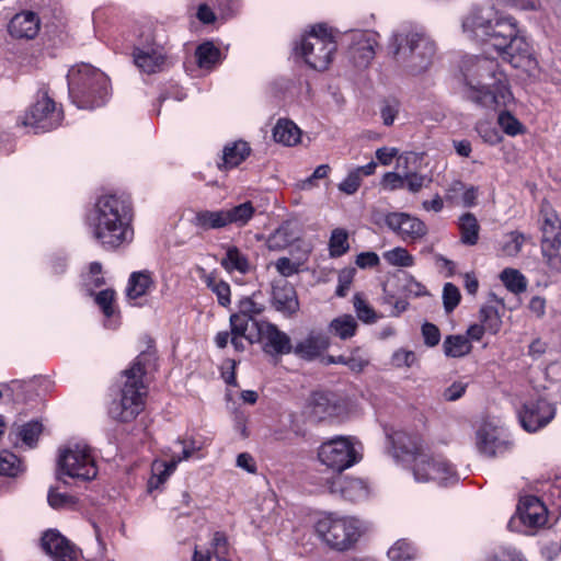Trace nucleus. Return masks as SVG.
I'll return each mask as SVG.
<instances>
[{"instance_id":"nucleus-23","label":"nucleus","mask_w":561,"mask_h":561,"mask_svg":"<svg viewBox=\"0 0 561 561\" xmlns=\"http://www.w3.org/2000/svg\"><path fill=\"white\" fill-rule=\"evenodd\" d=\"M331 491L339 492L343 499L350 502H358L368 496V486L362 479L339 477L332 484Z\"/></svg>"},{"instance_id":"nucleus-38","label":"nucleus","mask_w":561,"mask_h":561,"mask_svg":"<svg viewBox=\"0 0 561 561\" xmlns=\"http://www.w3.org/2000/svg\"><path fill=\"white\" fill-rule=\"evenodd\" d=\"M221 265L228 272L238 271L242 274H245L250 268L247 256L237 247L228 248L225 257L221 260Z\"/></svg>"},{"instance_id":"nucleus-46","label":"nucleus","mask_w":561,"mask_h":561,"mask_svg":"<svg viewBox=\"0 0 561 561\" xmlns=\"http://www.w3.org/2000/svg\"><path fill=\"white\" fill-rule=\"evenodd\" d=\"M369 365V356L362 347H354L351 350L348 356H346L345 366L351 371L359 374Z\"/></svg>"},{"instance_id":"nucleus-48","label":"nucleus","mask_w":561,"mask_h":561,"mask_svg":"<svg viewBox=\"0 0 561 561\" xmlns=\"http://www.w3.org/2000/svg\"><path fill=\"white\" fill-rule=\"evenodd\" d=\"M21 471V461L12 453L3 450L0 453V474L15 477Z\"/></svg>"},{"instance_id":"nucleus-60","label":"nucleus","mask_w":561,"mask_h":561,"mask_svg":"<svg viewBox=\"0 0 561 561\" xmlns=\"http://www.w3.org/2000/svg\"><path fill=\"white\" fill-rule=\"evenodd\" d=\"M488 561H523L522 554L512 547H501Z\"/></svg>"},{"instance_id":"nucleus-11","label":"nucleus","mask_w":561,"mask_h":561,"mask_svg":"<svg viewBox=\"0 0 561 561\" xmlns=\"http://www.w3.org/2000/svg\"><path fill=\"white\" fill-rule=\"evenodd\" d=\"M61 121V110L56 107L53 99L43 93L20 118L19 123L30 128V131L38 134L56 128L60 125Z\"/></svg>"},{"instance_id":"nucleus-3","label":"nucleus","mask_w":561,"mask_h":561,"mask_svg":"<svg viewBox=\"0 0 561 561\" xmlns=\"http://www.w3.org/2000/svg\"><path fill=\"white\" fill-rule=\"evenodd\" d=\"M466 98L489 108L507 106L513 95L506 76L500 70L496 60L488 57H469L462 62Z\"/></svg>"},{"instance_id":"nucleus-15","label":"nucleus","mask_w":561,"mask_h":561,"mask_svg":"<svg viewBox=\"0 0 561 561\" xmlns=\"http://www.w3.org/2000/svg\"><path fill=\"white\" fill-rule=\"evenodd\" d=\"M254 327L257 331L256 340L263 342V348L266 353L283 355L293 352L290 337L275 324L262 321L254 322Z\"/></svg>"},{"instance_id":"nucleus-5","label":"nucleus","mask_w":561,"mask_h":561,"mask_svg":"<svg viewBox=\"0 0 561 561\" xmlns=\"http://www.w3.org/2000/svg\"><path fill=\"white\" fill-rule=\"evenodd\" d=\"M390 46L398 64L412 76L427 71L437 51L435 41L417 26L402 28L393 34Z\"/></svg>"},{"instance_id":"nucleus-7","label":"nucleus","mask_w":561,"mask_h":561,"mask_svg":"<svg viewBox=\"0 0 561 561\" xmlns=\"http://www.w3.org/2000/svg\"><path fill=\"white\" fill-rule=\"evenodd\" d=\"M69 95L79 108L92 110L110 98V80L101 70L82 64L68 73Z\"/></svg>"},{"instance_id":"nucleus-30","label":"nucleus","mask_w":561,"mask_h":561,"mask_svg":"<svg viewBox=\"0 0 561 561\" xmlns=\"http://www.w3.org/2000/svg\"><path fill=\"white\" fill-rule=\"evenodd\" d=\"M198 450V447L193 446H183L182 456L173 457L169 462H154L152 466L153 478L157 477V483H163L167 478L175 470L176 465L186 460L193 456V454Z\"/></svg>"},{"instance_id":"nucleus-31","label":"nucleus","mask_w":561,"mask_h":561,"mask_svg":"<svg viewBox=\"0 0 561 561\" xmlns=\"http://www.w3.org/2000/svg\"><path fill=\"white\" fill-rule=\"evenodd\" d=\"M273 138L285 146H294L300 140V129L291 121L279 119L273 128Z\"/></svg>"},{"instance_id":"nucleus-6","label":"nucleus","mask_w":561,"mask_h":561,"mask_svg":"<svg viewBox=\"0 0 561 561\" xmlns=\"http://www.w3.org/2000/svg\"><path fill=\"white\" fill-rule=\"evenodd\" d=\"M149 356V353H141L134 359L130 367L122 373L123 382L119 397L112 401L108 409V414L113 420L122 423L131 422L145 409L148 389L144 382V376Z\"/></svg>"},{"instance_id":"nucleus-13","label":"nucleus","mask_w":561,"mask_h":561,"mask_svg":"<svg viewBox=\"0 0 561 561\" xmlns=\"http://www.w3.org/2000/svg\"><path fill=\"white\" fill-rule=\"evenodd\" d=\"M554 415L556 408L543 398L525 402L518 413L520 424L527 432L545 427Z\"/></svg>"},{"instance_id":"nucleus-59","label":"nucleus","mask_w":561,"mask_h":561,"mask_svg":"<svg viewBox=\"0 0 561 561\" xmlns=\"http://www.w3.org/2000/svg\"><path fill=\"white\" fill-rule=\"evenodd\" d=\"M422 335H423L425 345H427L428 347L436 346L440 341L439 329L435 324L430 323V322H425L422 325Z\"/></svg>"},{"instance_id":"nucleus-37","label":"nucleus","mask_w":561,"mask_h":561,"mask_svg":"<svg viewBox=\"0 0 561 561\" xmlns=\"http://www.w3.org/2000/svg\"><path fill=\"white\" fill-rule=\"evenodd\" d=\"M527 237L519 231L506 233L500 242V253L503 256L514 257L522 251Z\"/></svg>"},{"instance_id":"nucleus-45","label":"nucleus","mask_w":561,"mask_h":561,"mask_svg":"<svg viewBox=\"0 0 561 561\" xmlns=\"http://www.w3.org/2000/svg\"><path fill=\"white\" fill-rule=\"evenodd\" d=\"M383 259L387 263L393 266L410 267L414 264L413 256L407 249L397 247L383 253Z\"/></svg>"},{"instance_id":"nucleus-4","label":"nucleus","mask_w":561,"mask_h":561,"mask_svg":"<svg viewBox=\"0 0 561 561\" xmlns=\"http://www.w3.org/2000/svg\"><path fill=\"white\" fill-rule=\"evenodd\" d=\"M393 446L402 455L412 458V472L416 482L434 481L446 484L458 480L454 466L444 456L427 450L420 437L397 433L393 436Z\"/></svg>"},{"instance_id":"nucleus-61","label":"nucleus","mask_w":561,"mask_h":561,"mask_svg":"<svg viewBox=\"0 0 561 561\" xmlns=\"http://www.w3.org/2000/svg\"><path fill=\"white\" fill-rule=\"evenodd\" d=\"M466 187L467 186L461 181L454 180L446 188L445 199L451 204L459 205Z\"/></svg>"},{"instance_id":"nucleus-54","label":"nucleus","mask_w":561,"mask_h":561,"mask_svg":"<svg viewBox=\"0 0 561 561\" xmlns=\"http://www.w3.org/2000/svg\"><path fill=\"white\" fill-rule=\"evenodd\" d=\"M417 358L414 352L400 348L392 354L391 363L397 368H410L416 363Z\"/></svg>"},{"instance_id":"nucleus-2","label":"nucleus","mask_w":561,"mask_h":561,"mask_svg":"<svg viewBox=\"0 0 561 561\" xmlns=\"http://www.w3.org/2000/svg\"><path fill=\"white\" fill-rule=\"evenodd\" d=\"M133 207L128 197L117 194L98 198L89 217V228L101 248L114 251L134 239Z\"/></svg>"},{"instance_id":"nucleus-24","label":"nucleus","mask_w":561,"mask_h":561,"mask_svg":"<svg viewBox=\"0 0 561 561\" xmlns=\"http://www.w3.org/2000/svg\"><path fill=\"white\" fill-rule=\"evenodd\" d=\"M332 396L323 391H314L308 399L307 413L310 417L321 421L335 413Z\"/></svg>"},{"instance_id":"nucleus-34","label":"nucleus","mask_w":561,"mask_h":561,"mask_svg":"<svg viewBox=\"0 0 561 561\" xmlns=\"http://www.w3.org/2000/svg\"><path fill=\"white\" fill-rule=\"evenodd\" d=\"M479 321L486 330V333L496 334L502 328V316L496 306L488 302L479 310Z\"/></svg>"},{"instance_id":"nucleus-57","label":"nucleus","mask_w":561,"mask_h":561,"mask_svg":"<svg viewBox=\"0 0 561 561\" xmlns=\"http://www.w3.org/2000/svg\"><path fill=\"white\" fill-rule=\"evenodd\" d=\"M362 184L360 178L357 175V172L352 170L347 176L337 185L340 192L346 195L355 194Z\"/></svg>"},{"instance_id":"nucleus-42","label":"nucleus","mask_w":561,"mask_h":561,"mask_svg":"<svg viewBox=\"0 0 561 561\" xmlns=\"http://www.w3.org/2000/svg\"><path fill=\"white\" fill-rule=\"evenodd\" d=\"M500 279L511 293L516 295L527 289V279L518 270L504 268L500 274Z\"/></svg>"},{"instance_id":"nucleus-10","label":"nucleus","mask_w":561,"mask_h":561,"mask_svg":"<svg viewBox=\"0 0 561 561\" xmlns=\"http://www.w3.org/2000/svg\"><path fill=\"white\" fill-rule=\"evenodd\" d=\"M59 479L62 476L80 481H91L98 474V467L91 449L85 444H73L65 448L58 459Z\"/></svg>"},{"instance_id":"nucleus-33","label":"nucleus","mask_w":561,"mask_h":561,"mask_svg":"<svg viewBox=\"0 0 561 561\" xmlns=\"http://www.w3.org/2000/svg\"><path fill=\"white\" fill-rule=\"evenodd\" d=\"M471 344L463 335H448L443 342V351L447 357H463L471 352Z\"/></svg>"},{"instance_id":"nucleus-29","label":"nucleus","mask_w":561,"mask_h":561,"mask_svg":"<svg viewBox=\"0 0 561 561\" xmlns=\"http://www.w3.org/2000/svg\"><path fill=\"white\" fill-rule=\"evenodd\" d=\"M328 329L332 335L345 341L356 334L358 323L356 318L352 314L345 313L331 320Z\"/></svg>"},{"instance_id":"nucleus-21","label":"nucleus","mask_w":561,"mask_h":561,"mask_svg":"<svg viewBox=\"0 0 561 561\" xmlns=\"http://www.w3.org/2000/svg\"><path fill=\"white\" fill-rule=\"evenodd\" d=\"M39 19L32 11L15 14L9 24V33L15 38H34L39 31Z\"/></svg>"},{"instance_id":"nucleus-52","label":"nucleus","mask_w":561,"mask_h":561,"mask_svg":"<svg viewBox=\"0 0 561 561\" xmlns=\"http://www.w3.org/2000/svg\"><path fill=\"white\" fill-rule=\"evenodd\" d=\"M460 301V291L451 283H446L443 288V302L444 309L447 313L454 311V309L459 305Z\"/></svg>"},{"instance_id":"nucleus-39","label":"nucleus","mask_w":561,"mask_h":561,"mask_svg":"<svg viewBox=\"0 0 561 561\" xmlns=\"http://www.w3.org/2000/svg\"><path fill=\"white\" fill-rule=\"evenodd\" d=\"M390 561H413L417 557L416 547L407 539L397 540L387 552Z\"/></svg>"},{"instance_id":"nucleus-27","label":"nucleus","mask_w":561,"mask_h":561,"mask_svg":"<svg viewBox=\"0 0 561 561\" xmlns=\"http://www.w3.org/2000/svg\"><path fill=\"white\" fill-rule=\"evenodd\" d=\"M154 288L152 274L149 271H139L130 274L126 295L129 299H137L149 294Z\"/></svg>"},{"instance_id":"nucleus-22","label":"nucleus","mask_w":561,"mask_h":561,"mask_svg":"<svg viewBox=\"0 0 561 561\" xmlns=\"http://www.w3.org/2000/svg\"><path fill=\"white\" fill-rule=\"evenodd\" d=\"M133 57L135 65L146 73L159 71L164 62V54L160 47H135Z\"/></svg>"},{"instance_id":"nucleus-32","label":"nucleus","mask_w":561,"mask_h":561,"mask_svg":"<svg viewBox=\"0 0 561 561\" xmlns=\"http://www.w3.org/2000/svg\"><path fill=\"white\" fill-rule=\"evenodd\" d=\"M460 240L463 244L474 245L479 240L480 226L471 213L463 214L459 219Z\"/></svg>"},{"instance_id":"nucleus-49","label":"nucleus","mask_w":561,"mask_h":561,"mask_svg":"<svg viewBox=\"0 0 561 561\" xmlns=\"http://www.w3.org/2000/svg\"><path fill=\"white\" fill-rule=\"evenodd\" d=\"M431 183L432 178L426 174L409 172L404 175V187L413 194L420 192L423 187H427Z\"/></svg>"},{"instance_id":"nucleus-14","label":"nucleus","mask_w":561,"mask_h":561,"mask_svg":"<svg viewBox=\"0 0 561 561\" xmlns=\"http://www.w3.org/2000/svg\"><path fill=\"white\" fill-rule=\"evenodd\" d=\"M385 224L405 242L419 240L427 233L426 225L408 213H388L385 216Z\"/></svg>"},{"instance_id":"nucleus-62","label":"nucleus","mask_w":561,"mask_h":561,"mask_svg":"<svg viewBox=\"0 0 561 561\" xmlns=\"http://www.w3.org/2000/svg\"><path fill=\"white\" fill-rule=\"evenodd\" d=\"M477 131L482 137V139L490 145H496L501 141V135L499 131L488 124H478Z\"/></svg>"},{"instance_id":"nucleus-50","label":"nucleus","mask_w":561,"mask_h":561,"mask_svg":"<svg viewBox=\"0 0 561 561\" xmlns=\"http://www.w3.org/2000/svg\"><path fill=\"white\" fill-rule=\"evenodd\" d=\"M542 239L561 240V221L554 214H546L542 224Z\"/></svg>"},{"instance_id":"nucleus-26","label":"nucleus","mask_w":561,"mask_h":561,"mask_svg":"<svg viewBox=\"0 0 561 561\" xmlns=\"http://www.w3.org/2000/svg\"><path fill=\"white\" fill-rule=\"evenodd\" d=\"M191 225L198 230H220L227 228L222 209H199L194 213Z\"/></svg>"},{"instance_id":"nucleus-19","label":"nucleus","mask_w":561,"mask_h":561,"mask_svg":"<svg viewBox=\"0 0 561 561\" xmlns=\"http://www.w3.org/2000/svg\"><path fill=\"white\" fill-rule=\"evenodd\" d=\"M272 305L284 316H291L299 309L296 289L287 282L275 284L272 290Z\"/></svg>"},{"instance_id":"nucleus-44","label":"nucleus","mask_w":561,"mask_h":561,"mask_svg":"<svg viewBox=\"0 0 561 561\" xmlns=\"http://www.w3.org/2000/svg\"><path fill=\"white\" fill-rule=\"evenodd\" d=\"M329 248L331 256H341L347 252L350 245L346 230L342 228L334 229L330 237Z\"/></svg>"},{"instance_id":"nucleus-63","label":"nucleus","mask_w":561,"mask_h":561,"mask_svg":"<svg viewBox=\"0 0 561 561\" xmlns=\"http://www.w3.org/2000/svg\"><path fill=\"white\" fill-rule=\"evenodd\" d=\"M381 184L389 191L404 188V176L396 172H387L382 176Z\"/></svg>"},{"instance_id":"nucleus-12","label":"nucleus","mask_w":561,"mask_h":561,"mask_svg":"<svg viewBox=\"0 0 561 561\" xmlns=\"http://www.w3.org/2000/svg\"><path fill=\"white\" fill-rule=\"evenodd\" d=\"M321 463L341 473L345 469L355 465L359 459V451L350 438L335 437L323 443L318 451Z\"/></svg>"},{"instance_id":"nucleus-47","label":"nucleus","mask_w":561,"mask_h":561,"mask_svg":"<svg viewBox=\"0 0 561 561\" xmlns=\"http://www.w3.org/2000/svg\"><path fill=\"white\" fill-rule=\"evenodd\" d=\"M497 124L508 136H517L524 133L523 124L508 111H502L497 117Z\"/></svg>"},{"instance_id":"nucleus-51","label":"nucleus","mask_w":561,"mask_h":561,"mask_svg":"<svg viewBox=\"0 0 561 561\" xmlns=\"http://www.w3.org/2000/svg\"><path fill=\"white\" fill-rule=\"evenodd\" d=\"M213 554L217 561H224V557L229 553L228 537L222 531H216L210 542Z\"/></svg>"},{"instance_id":"nucleus-64","label":"nucleus","mask_w":561,"mask_h":561,"mask_svg":"<svg viewBox=\"0 0 561 561\" xmlns=\"http://www.w3.org/2000/svg\"><path fill=\"white\" fill-rule=\"evenodd\" d=\"M403 289L408 295L414 297H421L427 294L425 287L412 276L407 277Z\"/></svg>"},{"instance_id":"nucleus-1","label":"nucleus","mask_w":561,"mask_h":561,"mask_svg":"<svg viewBox=\"0 0 561 561\" xmlns=\"http://www.w3.org/2000/svg\"><path fill=\"white\" fill-rule=\"evenodd\" d=\"M462 28L476 39L491 42L502 59L514 68L529 69L535 64L533 47L520 35L515 19L493 5L472 10L465 18Z\"/></svg>"},{"instance_id":"nucleus-25","label":"nucleus","mask_w":561,"mask_h":561,"mask_svg":"<svg viewBox=\"0 0 561 561\" xmlns=\"http://www.w3.org/2000/svg\"><path fill=\"white\" fill-rule=\"evenodd\" d=\"M251 148L248 142L238 140L225 146L221 161L218 162L220 170H229L238 167L250 154Z\"/></svg>"},{"instance_id":"nucleus-40","label":"nucleus","mask_w":561,"mask_h":561,"mask_svg":"<svg viewBox=\"0 0 561 561\" xmlns=\"http://www.w3.org/2000/svg\"><path fill=\"white\" fill-rule=\"evenodd\" d=\"M296 239L289 222L278 227L267 239V248L276 251L288 247Z\"/></svg>"},{"instance_id":"nucleus-53","label":"nucleus","mask_w":561,"mask_h":561,"mask_svg":"<svg viewBox=\"0 0 561 561\" xmlns=\"http://www.w3.org/2000/svg\"><path fill=\"white\" fill-rule=\"evenodd\" d=\"M41 433H42V424L36 421H32V422L24 424L21 427L20 437L23 440V443H25L27 446L32 447L36 443Z\"/></svg>"},{"instance_id":"nucleus-18","label":"nucleus","mask_w":561,"mask_h":561,"mask_svg":"<svg viewBox=\"0 0 561 561\" xmlns=\"http://www.w3.org/2000/svg\"><path fill=\"white\" fill-rule=\"evenodd\" d=\"M518 518L529 528H538L547 523V508L536 496L524 497L518 505Z\"/></svg>"},{"instance_id":"nucleus-55","label":"nucleus","mask_w":561,"mask_h":561,"mask_svg":"<svg viewBox=\"0 0 561 561\" xmlns=\"http://www.w3.org/2000/svg\"><path fill=\"white\" fill-rule=\"evenodd\" d=\"M264 306L255 302L252 298L245 297L239 302V311L237 313L255 320V317L262 313Z\"/></svg>"},{"instance_id":"nucleus-43","label":"nucleus","mask_w":561,"mask_h":561,"mask_svg":"<svg viewBox=\"0 0 561 561\" xmlns=\"http://www.w3.org/2000/svg\"><path fill=\"white\" fill-rule=\"evenodd\" d=\"M250 322H252L254 324V322H259V321L252 320V319L241 316L239 313L231 314L230 316L231 335L243 336L244 340H247L250 344L257 341L256 337H254L253 335L247 334Z\"/></svg>"},{"instance_id":"nucleus-35","label":"nucleus","mask_w":561,"mask_h":561,"mask_svg":"<svg viewBox=\"0 0 561 561\" xmlns=\"http://www.w3.org/2000/svg\"><path fill=\"white\" fill-rule=\"evenodd\" d=\"M561 240L559 239H542L541 253L548 267L553 272L561 271Z\"/></svg>"},{"instance_id":"nucleus-58","label":"nucleus","mask_w":561,"mask_h":561,"mask_svg":"<svg viewBox=\"0 0 561 561\" xmlns=\"http://www.w3.org/2000/svg\"><path fill=\"white\" fill-rule=\"evenodd\" d=\"M48 504L53 508H61L75 503V497L66 493H59L54 489H50L47 496Z\"/></svg>"},{"instance_id":"nucleus-9","label":"nucleus","mask_w":561,"mask_h":561,"mask_svg":"<svg viewBox=\"0 0 561 561\" xmlns=\"http://www.w3.org/2000/svg\"><path fill=\"white\" fill-rule=\"evenodd\" d=\"M336 42L324 24H318L301 38L296 50L305 62L312 69L323 71L328 69L336 51Z\"/></svg>"},{"instance_id":"nucleus-16","label":"nucleus","mask_w":561,"mask_h":561,"mask_svg":"<svg viewBox=\"0 0 561 561\" xmlns=\"http://www.w3.org/2000/svg\"><path fill=\"white\" fill-rule=\"evenodd\" d=\"M43 550L56 561H77L76 546L58 530H46L41 539Z\"/></svg>"},{"instance_id":"nucleus-8","label":"nucleus","mask_w":561,"mask_h":561,"mask_svg":"<svg viewBox=\"0 0 561 561\" xmlns=\"http://www.w3.org/2000/svg\"><path fill=\"white\" fill-rule=\"evenodd\" d=\"M314 531L330 549L344 552L355 547L363 535V525L353 516L329 513L317 520Z\"/></svg>"},{"instance_id":"nucleus-28","label":"nucleus","mask_w":561,"mask_h":561,"mask_svg":"<svg viewBox=\"0 0 561 561\" xmlns=\"http://www.w3.org/2000/svg\"><path fill=\"white\" fill-rule=\"evenodd\" d=\"M226 226L244 227L253 218L255 207L252 202L247 201L232 207L221 208Z\"/></svg>"},{"instance_id":"nucleus-56","label":"nucleus","mask_w":561,"mask_h":561,"mask_svg":"<svg viewBox=\"0 0 561 561\" xmlns=\"http://www.w3.org/2000/svg\"><path fill=\"white\" fill-rule=\"evenodd\" d=\"M115 299V293L112 289L101 290L95 296V302L102 309L106 317H111L114 313L113 302Z\"/></svg>"},{"instance_id":"nucleus-41","label":"nucleus","mask_w":561,"mask_h":561,"mask_svg":"<svg viewBox=\"0 0 561 561\" xmlns=\"http://www.w3.org/2000/svg\"><path fill=\"white\" fill-rule=\"evenodd\" d=\"M353 307H354L357 319L366 324L376 323L380 319V316L367 302V300L360 293H356L354 295Z\"/></svg>"},{"instance_id":"nucleus-17","label":"nucleus","mask_w":561,"mask_h":561,"mask_svg":"<svg viewBox=\"0 0 561 561\" xmlns=\"http://www.w3.org/2000/svg\"><path fill=\"white\" fill-rule=\"evenodd\" d=\"M477 446L486 457H495L507 451L511 443L501 436L497 428L485 425L477 432Z\"/></svg>"},{"instance_id":"nucleus-36","label":"nucleus","mask_w":561,"mask_h":561,"mask_svg":"<svg viewBox=\"0 0 561 561\" xmlns=\"http://www.w3.org/2000/svg\"><path fill=\"white\" fill-rule=\"evenodd\" d=\"M197 65L202 69H211L220 61V50L210 42L197 46L195 50Z\"/></svg>"},{"instance_id":"nucleus-20","label":"nucleus","mask_w":561,"mask_h":561,"mask_svg":"<svg viewBox=\"0 0 561 561\" xmlns=\"http://www.w3.org/2000/svg\"><path fill=\"white\" fill-rule=\"evenodd\" d=\"M330 346L329 337L321 333L311 331L302 341L293 347V353L307 360L314 359Z\"/></svg>"}]
</instances>
